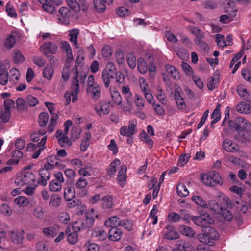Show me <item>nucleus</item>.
I'll list each match as a JSON object with an SVG mask.
<instances>
[{"label": "nucleus", "instance_id": "5701e85b", "mask_svg": "<svg viewBox=\"0 0 251 251\" xmlns=\"http://www.w3.org/2000/svg\"><path fill=\"white\" fill-rule=\"evenodd\" d=\"M178 230L182 235L189 237H193L196 234L194 230L191 227L185 225H179L178 226Z\"/></svg>", "mask_w": 251, "mask_h": 251}, {"label": "nucleus", "instance_id": "338daca9", "mask_svg": "<svg viewBox=\"0 0 251 251\" xmlns=\"http://www.w3.org/2000/svg\"><path fill=\"white\" fill-rule=\"evenodd\" d=\"M88 184L87 179L83 177H80L75 183V187L77 189H82L85 188Z\"/></svg>", "mask_w": 251, "mask_h": 251}, {"label": "nucleus", "instance_id": "a211bd4d", "mask_svg": "<svg viewBox=\"0 0 251 251\" xmlns=\"http://www.w3.org/2000/svg\"><path fill=\"white\" fill-rule=\"evenodd\" d=\"M127 168L126 165L120 166V169L118 172L117 180L118 184L123 187L126 178Z\"/></svg>", "mask_w": 251, "mask_h": 251}, {"label": "nucleus", "instance_id": "680f3d73", "mask_svg": "<svg viewBox=\"0 0 251 251\" xmlns=\"http://www.w3.org/2000/svg\"><path fill=\"white\" fill-rule=\"evenodd\" d=\"M207 233L213 245L214 242L217 240L219 238V234L218 232L213 228L209 227L208 231Z\"/></svg>", "mask_w": 251, "mask_h": 251}, {"label": "nucleus", "instance_id": "ea45409f", "mask_svg": "<svg viewBox=\"0 0 251 251\" xmlns=\"http://www.w3.org/2000/svg\"><path fill=\"white\" fill-rule=\"evenodd\" d=\"M61 198L57 194H53L51 196L49 205L50 207L57 208L61 205Z\"/></svg>", "mask_w": 251, "mask_h": 251}, {"label": "nucleus", "instance_id": "5fc2aeb1", "mask_svg": "<svg viewBox=\"0 0 251 251\" xmlns=\"http://www.w3.org/2000/svg\"><path fill=\"white\" fill-rule=\"evenodd\" d=\"M33 215L36 218L43 219L45 215V211L43 206L41 205L36 206L33 211Z\"/></svg>", "mask_w": 251, "mask_h": 251}, {"label": "nucleus", "instance_id": "72a5a7b5", "mask_svg": "<svg viewBox=\"0 0 251 251\" xmlns=\"http://www.w3.org/2000/svg\"><path fill=\"white\" fill-rule=\"evenodd\" d=\"M208 208H209L213 213L219 214L222 211V207L215 200H210L207 203Z\"/></svg>", "mask_w": 251, "mask_h": 251}, {"label": "nucleus", "instance_id": "b1692460", "mask_svg": "<svg viewBox=\"0 0 251 251\" xmlns=\"http://www.w3.org/2000/svg\"><path fill=\"white\" fill-rule=\"evenodd\" d=\"M134 101L124 100L121 105H120V108L126 115H131L134 108Z\"/></svg>", "mask_w": 251, "mask_h": 251}, {"label": "nucleus", "instance_id": "ddd939ff", "mask_svg": "<svg viewBox=\"0 0 251 251\" xmlns=\"http://www.w3.org/2000/svg\"><path fill=\"white\" fill-rule=\"evenodd\" d=\"M60 45L61 49L66 53V61L70 62L74 60L72 50L70 44L67 41H62Z\"/></svg>", "mask_w": 251, "mask_h": 251}, {"label": "nucleus", "instance_id": "c03bdc74", "mask_svg": "<svg viewBox=\"0 0 251 251\" xmlns=\"http://www.w3.org/2000/svg\"><path fill=\"white\" fill-rule=\"evenodd\" d=\"M221 107V104H218L216 108L213 111L211 117L213 119L211 123V125L217 123L221 118L220 108Z\"/></svg>", "mask_w": 251, "mask_h": 251}, {"label": "nucleus", "instance_id": "bf43d9fd", "mask_svg": "<svg viewBox=\"0 0 251 251\" xmlns=\"http://www.w3.org/2000/svg\"><path fill=\"white\" fill-rule=\"evenodd\" d=\"M14 202L19 206L22 207H25L29 203L28 200L24 196H19L16 198L14 200Z\"/></svg>", "mask_w": 251, "mask_h": 251}, {"label": "nucleus", "instance_id": "f704fd0d", "mask_svg": "<svg viewBox=\"0 0 251 251\" xmlns=\"http://www.w3.org/2000/svg\"><path fill=\"white\" fill-rule=\"evenodd\" d=\"M120 218L117 216H112L107 219L104 223L107 227H117L119 226Z\"/></svg>", "mask_w": 251, "mask_h": 251}, {"label": "nucleus", "instance_id": "79ce46f5", "mask_svg": "<svg viewBox=\"0 0 251 251\" xmlns=\"http://www.w3.org/2000/svg\"><path fill=\"white\" fill-rule=\"evenodd\" d=\"M137 69L141 74H145L148 70L147 61L143 58H139L137 61Z\"/></svg>", "mask_w": 251, "mask_h": 251}, {"label": "nucleus", "instance_id": "412c9836", "mask_svg": "<svg viewBox=\"0 0 251 251\" xmlns=\"http://www.w3.org/2000/svg\"><path fill=\"white\" fill-rule=\"evenodd\" d=\"M92 236L98 240L103 241L107 237V234L102 228L97 227L93 229Z\"/></svg>", "mask_w": 251, "mask_h": 251}, {"label": "nucleus", "instance_id": "c85d7f7f", "mask_svg": "<svg viewBox=\"0 0 251 251\" xmlns=\"http://www.w3.org/2000/svg\"><path fill=\"white\" fill-rule=\"evenodd\" d=\"M121 162L118 159H115L112 162H111L107 169V173L109 176H113L116 171L117 169L120 167Z\"/></svg>", "mask_w": 251, "mask_h": 251}, {"label": "nucleus", "instance_id": "9b49d317", "mask_svg": "<svg viewBox=\"0 0 251 251\" xmlns=\"http://www.w3.org/2000/svg\"><path fill=\"white\" fill-rule=\"evenodd\" d=\"M139 83L141 91L144 94L146 100L148 102H151V101L152 100V97H153V96L151 93L149 89L148 84L145 79L142 77H139Z\"/></svg>", "mask_w": 251, "mask_h": 251}, {"label": "nucleus", "instance_id": "09e8293b", "mask_svg": "<svg viewBox=\"0 0 251 251\" xmlns=\"http://www.w3.org/2000/svg\"><path fill=\"white\" fill-rule=\"evenodd\" d=\"M176 192L180 197H184L188 195L189 192L183 183H178L176 187Z\"/></svg>", "mask_w": 251, "mask_h": 251}, {"label": "nucleus", "instance_id": "4d7b16f0", "mask_svg": "<svg viewBox=\"0 0 251 251\" xmlns=\"http://www.w3.org/2000/svg\"><path fill=\"white\" fill-rule=\"evenodd\" d=\"M134 100L138 110H142L145 107V100L140 95L136 94Z\"/></svg>", "mask_w": 251, "mask_h": 251}, {"label": "nucleus", "instance_id": "7c9ffc66", "mask_svg": "<svg viewBox=\"0 0 251 251\" xmlns=\"http://www.w3.org/2000/svg\"><path fill=\"white\" fill-rule=\"evenodd\" d=\"M40 3L42 4L43 9L46 12L52 14L55 12L54 7L52 5L50 0H38Z\"/></svg>", "mask_w": 251, "mask_h": 251}, {"label": "nucleus", "instance_id": "4be33fe9", "mask_svg": "<svg viewBox=\"0 0 251 251\" xmlns=\"http://www.w3.org/2000/svg\"><path fill=\"white\" fill-rule=\"evenodd\" d=\"M165 68L167 74L172 78L176 80L180 79V74L174 66L169 64H167L165 65Z\"/></svg>", "mask_w": 251, "mask_h": 251}, {"label": "nucleus", "instance_id": "a19ab883", "mask_svg": "<svg viewBox=\"0 0 251 251\" xmlns=\"http://www.w3.org/2000/svg\"><path fill=\"white\" fill-rule=\"evenodd\" d=\"M232 12L228 13V15H222L220 17L219 21L223 23H229L233 20V18L236 15V10L233 9H231Z\"/></svg>", "mask_w": 251, "mask_h": 251}, {"label": "nucleus", "instance_id": "6e6d98bb", "mask_svg": "<svg viewBox=\"0 0 251 251\" xmlns=\"http://www.w3.org/2000/svg\"><path fill=\"white\" fill-rule=\"evenodd\" d=\"M119 226H121L128 231L133 230V223L131 221L128 219H120Z\"/></svg>", "mask_w": 251, "mask_h": 251}, {"label": "nucleus", "instance_id": "1a4fd4ad", "mask_svg": "<svg viewBox=\"0 0 251 251\" xmlns=\"http://www.w3.org/2000/svg\"><path fill=\"white\" fill-rule=\"evenodd\" d=\"M58 20L59 23L67 25L69 23V18L71 16V11L68 8L62 7L59 9Z\"/></svg>", "mask_w": 251, "mask_h": 251}, {"label": "nucleus", "instance_id": "cd10ccee", "mask_svg": "<svg viewBox=\"0 0 251 251\" xmlns=\"http://www.w3.org/2000/svg\"><path fill=\"white\" fill-rule=\"evenodd\" d=\"M237 110L241 113L249 114L251 113V103L241 102L236 106Z\"/></svg>", "mask_w": 251, "mask_h": 251}, {"label": "nucleus", "instance_id": "4c0bfd02", "mask_svg": "<svg viewBox=\"0 0 251 251\" xmlns=\"http://www.w3.org/2000/svg\"><path fill=\"white\" fill-rule=\"evenodd\" d=\"M111 97L113 103L115 105L119 106L122 103V98L119 92L117 90L112 91L111 88H110Z\"/></svg>", "mask_w": 251, "mask_h": 251}, {"label": "nucleus", "instance_id": "7ed1b4c3", "mask_svg": "<svg viewBox=\"0 0 251 251\" xmlns=\"http://www.w3.org/2000/svg\"><path fill=\"white\" fill-rule=\"evenodd\" d=\"M227 123L229 128L235 129L236 132L241 130L251 131V123L241 117H238L234 120H229Z\"/></svg>", "mask_w": 251, "mask_h": 251}, {"label": "nucleus", "instance_id": "dca6fc26", "mask_svg": "<svg viewBox=\"0 0 251 251\" xmlns=\"http://www.w3.org/2000/svg\"><path fill=\"white\" fill-rule=\"evenodd\" d=\"M223 148L227 152H235L239 150V146L229 139H225L223 142Z\"/></svg>", "mask_w": 251, "mask_h": 251}, {"label": "nucleus", "instance_id": "69168bd1", "mask_svg": "<svg viewBox=\"0 0 251 251\" xmlns=\"http://www.w3.org/2000/svg\"><path fill=\"white\" fill-rule=\"evenodd\" d=\"M101 52L103 57L108 59L112 55L113 50L110 46L106 45L102 48Z\"/></svg>", "mask_w": 251, "mask_h": 251}, {"label": "nucleus", "instance_id": "a18cd8bd", "mask_svg": "<svg viewBox=\"0 0 251 251\" xmlns=\"http://www.w3.org/2000/svg\"><path fill=\"white\" fill-rule=\"evenodd\" d=\"M192 201L197 205L204 208H208L206 201L199 196L194 195L191 198Z\"/></svg>", "mask_w": 251, "mask_h": 251}, {"label": "nucleus", "instance_id": "58836bf2", "mask_svg": "<svg viewBox=\"0 0 251 251\" xmlns=\"http://www.w3.org/2000/svg\"><path fill=\"white\" fill-rule=\"evenodd\" d=\"M75 189L71 186H68L64 188V197L66 200H71L75 197Z\"/></svg>", "mask_w": 251, "mask_h": 251}, {"label": "nucleus", "instance_id": "f03ea898", "mask_svg": "<svg viewBox=\"0 0 251 251\" xmlns=\"http://www.w3.org/2000/svg\"><path fill=\"white\" fill-rule=\"evenodd\" d=\"M36 182L35 176L30 172H22L17 174L15 180V184L19 187L34 185Z\"/></svg>", "mask_w": 251, "mask_h": 251}, {"label": "nucleus", "instance_id": "49530a36", "mask_svg": "<svg viewBox=\"0 0 251 251\" xmlns=\"http://www.w3.org/2000/svg\"><path fill=\"white\" fill-rule=\"evenodd\" d=\"M54 75V70L52 66L47 65L44 69L43 72V77L48 80H50Z\"/></svg>", "mask_w": 251, "mask_h": 251}, {"label": "nucleus", "instance_id": "a878e982", "mask_svg": "<svg viewBox=\"0 0 251 251\" xmlns=\"http://www.w3.org/2000/svg\"><path fill=\"white\" fill-rule=\"evenodd\" d=\"M75 68H77L79 72L82 73H86V72H84L83 71H81V67L80 66H76L75 67L72 71L70 72L69 67L66 66L63 68L62 72V75L61 77L63 79V80L65 81H67L69 79V78L71 77V74L73 71V70Z\"/></svg>", "mask_w": 251, "mask_h": 251}, {"label": "nucleus", "instance_id": "423d86ee", "mask_svg": "<svg viewBox=\"0 0 251 251\" xmlns=\"http://www.w3.org/2000/svg\"><path fill=\"white\" fill-rule=\"evenodd\" d=\"M228 207H233L237 210L238 212L241 214H245L248 210V206L245 201L241 198L233 200L232 203L227 202Z\"/></svg>", "mask_w": 251, "mask_h": 251}, {"label": "nucleus", "instance_id": "774afa93", "mask_svg": "<svg viewBox=\"0 0 251 251\" xmlns=\"http://www.w3.org/2000/svg\"><path fill=\"white\" fill-rule=\"evenodd\" d=\"M85 247L87 251H99L100 250V247L97 244L91 243L89 241L85 243Z\"/></svg>", "mask_w": 251, "mask_h": 251}, {"label": "nucleus", "instance_id": "39448f33", "mask_svg": "<svg viewBox=\"0 0 251 251\" xmlns=\"http://www.w3.org/2000/svg\"><path fill=\"white\" fill-rule=\"evenodd\" d=\"M137 126V121L136 120H130L128 125L127 126H123L120 129V133L124 136L130 137L134 135L136 131Z\"/></svg>", "mask_w": 251, "mask_h": 251}, {"label": "nucleus", "instance_id": "864d4df0", "mask_svg": "<svg viewBox=\"0 0 251 251\" xmlns=\"http://www.w3.org/2000/svg\"><path fill=\"white\" fill-rule=\"evenodd\" d=\"M197 238L201 243L208 246H213V243L210 241L207 233H200L197 235Z\"/></svg>", "mask_w": 251, "mask_h": 251}, {"label": "nucleus", "instance_id": "0eeeda50", "mask_svg": "<svg viewBox=\"0 0 251 251\" xmlns=\"http://www.w3.org/2000/svg\"><path fill=\"white\" fill-rule=\"evenodd\" d=\"M58 46L52 42H49L43 44L40 48V51L46 56L49 54H54L58 50Z\"/></svg>", "mask_w": 251, "mask_h": 251}, {"label": "nucleus", "instance_id": "c9c22d12", "mask_svg": "<svg viewBox=\"0 0 251 251\" xmlns=\"http://www.w3.org/2000/svg\"><path fill=\"white\" fill-rule=\"evenodd\" d=\"M101 78L104 86L106 88L109 87L110 84V79L114 78V74L103 70Z\"/></svg>", "mask_w": 251, "mask_h": 251}, {"label": "nucleus", "instance_id": "37998d69", "mask_svg": "<svg viewBox=\"0 0 251 251\" xmlns=\"http://www.w3.org/2000/svg\"><path fill=\"white\" fill-rule=\"evenodd\" d=\"M92 135L90 132H87L85 133V137L82 141L81 144L80 146V150L84 152L86 151L89 146L90 140L91 138Z\"/></svg>", "mask_w": 251, "mask_h": 251}, {"label": "nucleus", "instance_id": "6e6552de", "mask_svg": "<svg viewBox=\"0 0 251 251\" xmlns=\"http://www.w3.org/2000/svg\"><path fill=\"white\" fill-rule=\"evenodd\" d=\"M163 236L167 240H176L179 238L178 233L175 230L174 227L170 225H167L163 230Z\"/></svg>", "mask_w": 251, "mask_h": 251}, {"label": "nucleus", "instance_id": "0e129e2a", "mask_svg": "<svg viewBox=\"0 0 251 251\" xmlns=\"http://www.w3.org/2000/svg\"><path fill=\"white\" fill-rule=\"evenodd\" d=\"M219 82V78L218 76H215L211 78L207 84V87L209 90H213L216 88Z\"/></svg>", "mask_w": 251, "mask_h": 251}, {"label": "nucleus", "instance_id": "f8f14e48", "mask_svg": "<svg viewBox=\"0 0 251 251\" xmlns=\"http://www.w3.org/2000/svg\"><path fill=\"white\" fill-rule=\"evenodd\" d=\"M67 134L63 132L61 130H58L56 132V137L58 139V144L61 147H70L72 142L67 137Z\"/></svg>", "mask_w": 251, "mask_h": 251}, {"label": "nucleus", "instance_id": "3c124183", "mask_svg": "<svg viewBox=\"0 0 251 251\" xmlns=\"http://www.w3.org/2000/svg\"><path fill=\"white\" fill-rule=\"evenodd\" d=\"M46 140L47 136H44L42 137L41 141L37 143V147L38 148H39V149L35 151L32 155V157L33 158H37L39 157L41 153V150L45 148L44 145L46 144Z\"/></svg>", "mask_w": 251, "mask_h": 251}, {"label": "nucleus", "instance_id": "f257e3e1", "mask_svg": "<svg viewBox=\"0 0 251 251\" xmlns=\"http://www.w3.org/2000/svg\"><path fill=\"white\" fill-rule=\"evenodd\" d=\"M87 75L85 73H80L77 68H75L71 75V92H66L64 94L66 104H69L71 101L75 102L78 99V94L79 91V82L84 85Z\"/></svg>", "mask_w": 251, "mask_h": 251}, {"label": "nucleus", "instance_id": "e2e57ef3", "mask_svg": "<svg viewBox=\"0 0 251 251\" xmlns=\"http://www.w3.org/2000/svg\"><path fill=\"white\" fill-rule=\"evenodd\" d=\"M95 9L98 12H103L106 8L105 4L101 0H93Z\"/></svg>", "mask_w": 251, "mask_h": 251}, {"label": "nucleus", "instance_id": "052dcab7", "mask_svg": "<svg viewBox=\"0 0 251 251\" xmlns=\"http://www.w3.org/2000/svg\"><path fill=\"white\" fill-rule=\"evenodd\" d=\"M62 183L57 180H52L49 184L50 190L52 192L60 191L62 189Z\"/></svg>", "mask_w": 251, "mask_h": 251}, {"label": "nucleus", "instance_id": "de8ad7c7", "mask_svg": "<svg viewBox=\"0 0 251 251\" xmlns=\"http://www.w3.org/2000/svg\"><path fill=\"white\" fill-rule=\"evenodd\" d=\"M79 34V31L77 29H73L70 32V41L76 49L79 48L77 43V38Z\"/></svg>", "mask_w": 251, "mask_h": 251}, {"label": "nucleus", "instance_id": "20e7f679", "mask_svg": "<svg viewBox=\"0 0 251 251\" xmlns=\"http://www.w3.org/2000/svg\"><path fill=\"white\" fill-rule=\"evenodd\" d=\"M201 179L206 185L209 186H215L217 184H223L222 177L219 173L215 171H211L202 175Z\"/></svg>", "mask_w": 251, "mask_h": 251}, {"label": "nucleus", "instance_id": "2eb2a0df", "mask_svg": "<svg viewBox=\"0 0 251 251\" xmlns=\"http://www.w3.org/2000/svg\"><path fill=\"white\" fill-rule=\"evenodd\" d=\"M95 111L99 116H101L102 114H108L110 111L109 105L105 101H100L96 106Z\"/></svg>", "mask_w": 251, "mask_h": 251}, {"label": "nucleus", "instance_id": "8fccbe9b", "mask_svg": "<svg viewBox=\"0 0 251 251\" xmlns=\"http://www.w3.org/2000/svg\"><path fill=\"white\" fill-rule=\"evenodd\" d=\"M148 102L152 105L154 111L157 115L160 116H163L165 115V110L164 108L160 104H155L153 97H152V100L151 101V102Z\"/></svg>", "mask_w": 251, "mask_h": 251}, {"label": "nucleus", "instance_id": "13d9d810", "mask_svg": "<svg viewBox=\"0 0 251 251\" xmlns=\"http://www.w3.org/2000/svg\"><path fill=\"white\" fill-rule=\"evenodd\" d=\"M49 116L47 112H42L39 116V124L41 127H45L49 121Z\"/></svg>", "mask_w": 251, "mask_h": 251}, {"label": "nucleus", "instance_id": "e433bc0d", "mask_svg": "<svg viewBox=\"0 0 251 251\" xmlns=\"http://www.w3.org/2000/svg\"><path fill=\"white\" fill-rule=\"evenodd\" d=\"M191 33L196 36L194 39L195 44L202 41L204 37V34L198 27H193L191 29Z\"/></svg>", "mask_w": 251, "mask_h": 251}, {"label": "nucleus", "instance_id": "4468645a", "mask_svg": "<svg viewBox=\"0 0 251 251\" xmlns=\"http://www.w3.org/2000/svg\"><path fill=\"white\" fill-rule=\"evenodd\" d=\"M40 177L37 182L38 184L43 186H46L47 184V180L50 177V173L47 169H41L39 172Z\"/></svg>", "mask_w": 251, "mask_h": 251}, {"label": "nucleus", "instance_id": "aec40b11", "mask_svg": "<svg viewBox=\"0 0 251 251\" xmlns=\"http://www.w3.org/2000/svg\"><path fill=\"white\" fill-rule=\"evenodd\" d=\"M237 133L234 135V138L242 142H246L250 140L251 138L250 133L251 131H248L246 130H241L236 132Z\"/></svg>", "mask_w": 251, "mask_h": 251}, {"label": "nucleus", "instance_id": "393cba45", "mask_svg": "<svg viewBox=\"0 0 251 251\" xmlns=\"http://www.w3.org/2000/svg\"><path fill=\"white\" fill-rule=\"evenodd\" d=\"M59 232V229L57 226H50L43 229V234L49 238L54 237Z\"/></svg>", "mask_w": 251, "mask_h": 251}, {"label": "nucleus", "instance_id": "2f4dec72", "mask_svg": "<svg viewBox=\"0 0 251 251\" xmlns=\"http://www.w3.org/2000/svg\"><path fill=\"white\" fill-rule=\"evenodd\" d=\"M23 152L20 150L14 151L13 152L12 158L8 161L7 164L9 165L18 164L19 162V159L23 157Z\"/></svg>", "mask_w": 251, "mask_h": 251}, {"label": "nucleus", "instance_id": "c756f323", "mask_svg": "<svg viewBox=\"0 0 251 251\" xmlns=\"http://www.w3.org/2000/svg\"><path fill=\"white\" fill-rule=\"evenodd\" d=\"M113 197L109 195H107L103 197L101 199V206L103 208L109 209L112 208L113 205Z\"/></svg>", "mask_w": 251, "mask_h": 251}, {"label": "nucleus", "instance_id": "f3484780", "mask_svg": "<svg viewBox=\"0 0 251 251\" xmlns=\"http://www.w3.org/2000/svg\"><path fill=\"white\" fill-rule=\"evenodd\" d=\"M172 251H194V248L189 242L178 241L177 248L173 249Z\"/></svg>", "mask_w": 251, "mask_h": 251}, {"label": "nucleus", "instance_id": "473e14b6", "mask_svg": "<svg viewBox=\"0 0 251 251\" xmlns=\"http://www.w3.org/2000/svg\"><path fill=\"white\" fill-rule=\"evenodd\" d=\"M87 92L91 94V96L93 99L97 100L100 96V88L98 85L93 87H87Z\"/></svg>", "mask_w": 251, "mask_h": 251}, {"label": "nucleus", "instance_id": "603ef678", "mask_svg": "<svg viewBox=\"0 0 251 251\" xmlns=\"http://www.w3.org/2000/svg\"><path fill=\"white\" fill-rule=\"evenodd\" d=\"M156 98L162 104L166 105L167 103V99L165 92L160 87H158L157 90Z\"/></svg>", "mask_w": 251, "mask_h": 251}, {"label": "nucleus", "instance_id": "6ab92c4d", "mask_svg": "<svg viewBox=\"0 0 251 251\" xmlns=\"http://www.w3.org/2000/svg\"><path fill=\"white\" fill-rule=\"evenodd\" d=\"M122 231L117 227H112L109 231L108 238L109 240L113 241H118L121 238Z\"/></svg>", "mask_w": 251, "mask_h": 251}, {"label": "nucleus", "instance_id": "9d476101", "mask_svg": "<svg viewBox=\"0 0 251 251\" xmlns=\"http://www.w3.org/2000/svg\"><path fill=\"white\" fill-rule=\"evenodd\" d=\"M181 88L179 86H176L175 88L174 95L178 108L180 109L184 110L186 108V104L183 98L181 96Z\"/></svg>", "mask_w": 251, "mask_h": 251}, {"label": "nucleus", "instance_id": "bb28decb", "mask_svg": "<svg viewBox=\"0 0 251 251\" xmlns=\"http://www.w3.org/2000/svg\"><path fill=\"white\" fill-rule=\"evenodd\" d=\"M24 233V231L23 230L21 231H13L10 232L9 236L13 242L20 244L23 241Z\"/></svg>", "mask_w": 251, "mask_h": 251}]
</instances>
